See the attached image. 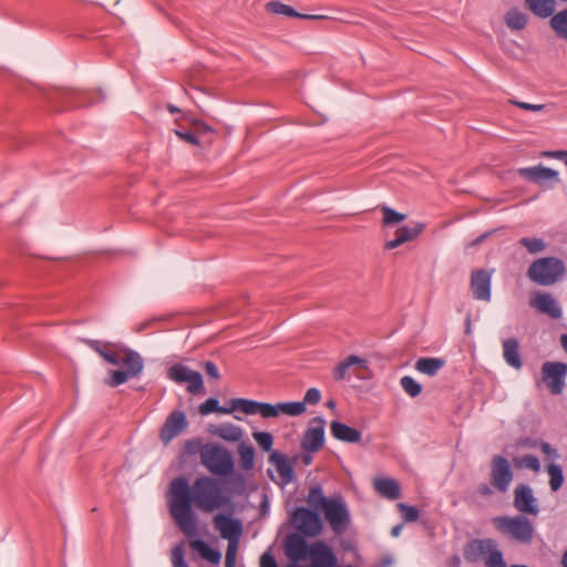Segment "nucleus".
<instances>
[{
    "label": "nucleus",
    "instance_id": "16",
    "mask_svg": "<svg viewBox=\"0 0 567 567\" xmlns=\"http://www.w3.org/2000/svg\"><path fill=\"white\" fill-rule=\"evenodd\" d=\"M297 457H288L286 454L281 453L280 451H271V454L268 456V462L272 464L280 477V485L285 486L289 483H291L295 477V463Z\"/></svg>",
    "mask_w": 567,
    "mask_h": 567
},
{
    "label": "nucleus",
    "instance_id": "5",
    "mask_svg": "<svg viewBox=\"0 0 567 567\" xmlns=\"http://www.w3.org/2000/svg\"><path fill=\"white\" fill-rule=\"evenodd\" d=\"M565 264L557 257H542L533 261L527 270V277L539 286H551L565 274Z\"/></svg>",
    "mask_w": 567,
    "mask_h": 567
},
{
    "label": "nucleus",
    "instance_id": "10",
    "mask_svg": "<svg viewBox=\"0 0 567 567\" xmlns=\"http://www.w3.org/2000/svg\"><path fill=\"white\" fill-rule=\"evenodd\" d=\"M513 478L509 461L502 455H494L491 461V485L499 493H506Z\"/></svg>",
    "mask_w": 567,
    "mask_h": 567
},
{
    "label": "nucleus",
    "instance_id": "27",
    "mask_svg": "<svg viewBox=\"0 0 567 567\" xmlns=\"http://www.w3.org/2000/svg\"><path fill=\"white\" fill-rule=\"evenodd\" d=\"M503 357L509 367L516 370H519L523 367L519 353V342L516 338H508L503 341Z\"/></svg>",
    "mask_w": 567,
    "mask_h": 567
},
{
    "label": "nucleus",
    "instance_id": "34",
    "mask_svg": "<svg viewBox=\"0 0 567 567\" xmlns=\"http://www.w3.org/2000/svg\"><path fill=\"white\" fill-rule=\"evenodd\" d=\"M504 21L511 30L519 31L527 25L528 17L517 8H512L506 12Z\"/></svg>",
    "mask_w": 567,
    "mask_h": 567
},
{
    "label": "nucleus",
    "instance_id": "21",
    "mask_svg": "<svg viewBox=\"0 0 567 567\" xmlns=\"http://www.w3.org/2000/svg\"><path fill=\"white\" fill-rule=\"evenodd\" d=\"M491 547H495L493 538L470 539L463 549V557L467 563H476L483 558Z\"/></svg>",
    "mask_w": 567,
    "mask_h": 567
},
{
    "label": "nucleus",
    "instance_id": "53",
    "mask_svg": "<svg viewBox=\"0 0 567 567\" xmlns=\"http://www.w3.org/2000/svg\"><path fill=\"white\" fill-rule=\"evenodd\" d=\"M186 383L188 384L187 391L192 394H198L204 389L203 377L198 371L193 370Z\"/></svg>",
    "mask_w": 567,
    "mask_h": 567
},
{
    "label": "nucleus",
    "instance_id": "44",
    "mask_svg": "<svg viewBox=\"0 0 567 567\" xmlns=\"http://www.w3.org/2000/svg\"><path fill=\"white\" fill-rule=\"evenodd\" d=\"M400 384L404 392L409 394L411 398H416L422 392V384L419 383L414 378L410 375H404L400 380Z\"/></svg>",
    "mask_w": 567,
    "mask_h": 567
},
{
    "label": "nucleus",
    "instance_id": "57",
    "mask_svg": "<svg viewBox=\"0 0 567 567\" xmlns=\"http://www.w3.org/2000/svg\"><path fill=\"white\" fill-rule=\"evenodd\" d=\"M239 544H228L225 556V567H236V557Z\"/></svg>",
    "mask_w": 567,
    "mask_h": 567
},
{
    "label": "nucleus",
    "instance_id": "45",
    "mask_svg": "<svg viewBox=\"0 0 567 567\" xmlns=\"http://www.w3.org/2000/svg\"><path fill=\"white\" fill-rule=\"evenodd\" d=\"M252 437L255 439L258 446L269 454H271L272 445H274V436L270 432L266 431H255L252 433Z\"/></svg>",
    "mask_w": 567,
    "mask_h": 567
},
{
    "label": "nucleus",
    "instance_id": "46",
    "mask_svg": "<svg viewBox=\"0 0 567 567\" xmlns=\"http://www.w3.org/2000/svg\"><path fill=\"white\" fill-rule=\"evenodd\" d=\"M133 378L127 370L118 369V370H111L109 372V378L106 380L107 385L111 388H116L125 382L128 381V379Z\"/></svg>",
    "mask_w": 567,
    "mask_h": 567
},
{
    "label": "nucleus",
    "instance_id": "30",
    "mask_svg": "<svg viewBox=\"0 0 567 567\" xmlns=\"http://www.w3.org/2000/svg\"><path fill=\"white\" fill-rule=\"evenodd\" d=\"M374 488L389 499H398L401 495L400 484L394 478H378L374 482Z\"/></svg>",
    "mask_w": 567,
    "mask_h": 567
},
{
    "label": "nucleus",
    "instance_id": "7",
    "mask_svg": "<svg viewBox=\"0 0 567 567\" xmlns=\"http://www.w3.org/2000/svg\"><path fill=\"white\" fill-rule=\"evenodd\" d=\"M497 528L509 534L514 539L522 543H530L533 539V525L529 519L523 515L514 517L499 516L494 519Z\"/></svg>",
    "mask_w": 567,
    "mask_h": 567
},
{
    "label": "nucleus",
    "instance_id": "56",
    "mask_svg": "<svg viewBox=\"0 0 567 567\" xmlns=\"http://www.w3.org/2000/svg\"><path fill=\"white\" fill-rule=\"evenodd\" d=\"M321 400V392L317 388H310L307 390L303 401H300L306 406L307 404L316 405Z\"/></svg>",
    "mask_w": 567,
    "mask_h": 567
},
{
    "label": "nucleus",
    "instance_id": "13",
    "mask_svg": "<svg viewBox=\"0 0 567 567\" xmlns=\"http://www.w3.org/2000/svg\"><path fill=\"white\" fill-rule=\"evenodd\" d=\"M213 523L220 537L227 539L228 544H239L243 534V523L239 518H235L230 514L217 513Z\"/></svg>",
    "mask_w": 567,
    "mask_h": 567
},
{
    "label": "nucleus",
    "instance_id": "25",
    "mask_svg": "<svg viewBox=\"0 0 567 567\" xmlns=\"http://www.w3.org/2000/svg\"><path fill=\"white\" fill-rule=\"evenodd\" d=\"M330 432L336 440L344 443H359L362 437L361 431L340 421L330 423Z\"/></svg>",
    "mask_w": 567,
    "mask_h": 567
},
{
    "label": "nucleus",
    "instance_id": "12",
    "mask_svg": "<svg viewBox=\"0 0 567 567\" xmlns=\"http://www.w3.org/2000/svg\"><path fill=\"white\" fill-rule=\"evenodd\" d=\"M566 374L567 363L565 362L546 361L542 365V379L554 395L563 392Z\"/></svg>",
    "mask_w": 567,
    "mask_h": 567
},
{
    "label": "nucleus",
    "instance_id": "37",
    "mask_svg": "<svg viewBox=\"0 0 567 567\" xmlns=\"http://www.w3.org/2000/svg\"><path fill=\"white\" fill-rule=\"evenodd\" d=\"M238 454L240 467L244 471L252 470L255 465V449L252 447V445L241 442L238 445Z\"/></svg>",
    "mask_w": 567,
    "mask_h": 567
},
{
    "label": "nucleus",
    "instance_id": "29",
    "mask_svg": "<svg viewBox=\"0 0 567 567\" xmlns=\"http://www.w3.org/2000/svg\"><path fill=\"white\" fill-rule=\"evenodd\" d=\"M209 432L228 442H238L244 435L241 427L231 423H224L219 426L210 425Z\"/></svg>",
    "mask_w": 567,
    "mask_h": 567
},
{
    "label": "nucleus",
    "instance_id": "17",
    "mask_svg": "<svg viewBox=\"0 0 567 567\" xmlns=\"http://www.w3.org/2000/svg\"><path fill=\"white\" fill-rule=\"evenodd\" d=\"M514 506L524 514L537 515L539 507L529 485L520 483L514 489Z\"/></svg>",
    "mask_w": 567,
    "mask_h": 567
},
{
    "label": "nucleus",
    "instance_id": "58",
    "mask_svg": "<svg viewBox=\"0 0 567 567\" xmlns=\"http://www.w3.org/2000/svg\"><path fill=\"white\" fill-rule=\"evenodd\" d=\"M203 368H204L205 373L209 378H212L214 380H219L220 379V374H219L218 368H217V365L213 361H205L203 363Z\"/></svg>",
    "mask_w": 567,
    "mask_h": 567
},
{
    "label": "nucleus",
    "instance_id": "11",
    "mask_svg": "<svg viewBox=\"0 0 567 567\" xmlns=\"http://www.w3.org/2000/svg\"><path fill=\"white\" fill-rule=\"evenodd\" d=\"M326 420L322 416H315L310 420L308 429L301 437V449L308 453L319 452L326 441Z\"/></svg>",
    "mask_w": 567,
    "mask_h": 567
},
{
    "label": "nucleus",
    "instance_id": "32",
    "mask_svg": "<svg viewBox=\"0 0 567 567\" xmlns=\"http://www.w3.org/2000/svg\"><path fill=\"white\" fill-rule=\"evenodd\" d=\"M445 365V360L442 358L422 357L416 360L415 369L429 377L435 375Z\"/></svg>",
    "mask_w": 567,
    "mask_h": 567
},
{
    "label": "nucleus",
    "instance_id": "2",
    "mask_svg": "<svg viewBox=\"0 0 567 567\" xmlns=\"http://www.w3.org/2000/svg\"><path fill=\"white\" fill-rule=\"evenodd\" d=\"M82 343L95 351L107 363L118 365L122 363L130 374L137 378L144 369V360L141 354L125 346L112 342H103L101 340L81 338Z\"/></svg>",
    "mask_w": 567,
    "mask_h": 567
},
{
    "label": "nucleus",
    "instance_id": "50",
    "mask_svg": "<svg viewBox=\"0 0 567 567\" xmlns=\"http://www.w3.org/2000/svg\"><path fill=\"white\" fill-rule=\"evenodd\" d=\"M514 462H515V465L519 468L526 467V468L532 470L535 473H538L540 471V462L533 454H526L519 458H515Z\"/></svg>",
    "mask_w": 567,
    "mask_h": 567
},
{
    "label": "nucleus",
    "instance_id": "9",
    "mask_svg": "<svg viewBox=\"0 0 567 567\" xmlns=\"http://www.w3.org/2000/svg\"><path fill=\"white\" fill-rule=\"evenodd\" d=\"M331 529L337 534H343L350 524V513L341 495L330 497L329 504L321 512Z\"/></svg>",
    "mask_w": 567,
    "mask_h": 567
},
{
    "label": "nucleus",
    "instance_id": "62",
    "mask_svg": "<svg viewBox=\"0 0 567 567\" xmlns=\"http://www.w3.org/2000/svg\"><path fill=\"white\" fill-rule=\"evenodd\" d=\"M542 156L548 157V158H555L559 161H564L566 163L567 161V151L558 150V151H545L542 153Z\"/></svg>",
    "mask_w": 567,
    "mask_h": 567
},
{
    "label": "nucleus",
    "instance_id": "6",
    "mask_svg": "<svg viewBox=\"0 0 567 567\" xmlns=\"http://www.w3.org/2000/svg\"><path fill=\"white\" fill-rule=\"evenodd\" d=\"M200 462L217 477L231 473L234 466L233 454L218 443H206L204 445Z\"/></svg>",
    "mask_w": 567,
    "mask_h": 567
},
{
    "label": "nucleus",
    "instance_id": "42",
    "mask_svg": "<svg viewBox=\"0 0 567 567\" xmlns=\"http://www.w3.org/2000/svg\"><path fill=\"white\" fill-rule=\"evenodd\" d=\"M364 361L359 357L351 354L343 361L339 362L338 365L333 369V378L337 381L343 380L347 375V371L354 363H363Z\"/></svg>",
    "mask_w": 567,
    "mask_h": 567
},
{
    "label": "nucleus",
    "instance_id": "51",
    "mask_svg": "<svg viewBox=\"0 0 567 567\" xmlns=\"http://www.w3.org/2000/svg\"><path fill=\"white\" fill-rule=\"evenodd\" d=\"M519 244L527 249L530 254H537L546 248V244L543 239L536 237H523L519 239Z\"/></svg>",
    "mask_w": 567,
    "mask_h": 567
},
{
    "label": "nucleus",
    "instance_id": "43",
    "mask_svg": "<svg viewBox=\"0 0 567 567\" xmlns=\"http://www.w3.org/2000/svg\"><path fill=\"white\" fill-rule=\"evenodd\" d=\"M382 215H383V226H393L396 224H400L406 219V215L403 213H399L394 210L393 208L389 206H381L380 207Z\"/></svg>",
    "mask_w": 567,
    "mask_h": 567
},
{
    "label": "nucleus",
    "instance_id": "54",
    "mask_svg": "<svg viewBox=\"0 0 567 567\" xmlns=\"http://www.w3.org/2000/svg\"><path fill=\"white\" fill-rule=\"evenodd\" d=\"M174 133L182 141L186 142V143H188L190 145H194V146H199L200 145V140L197 136V134L194 132V130L193 131H186L182 126H178V128L174 130Z\"/></svg>",
    "mask_w": 567,
    "mask_h": 567
},
{
    "label": "nucleus",
    "instance_id": "31",
    "mask_svg": "<svg viewBox=\"0 0 567 567\" xmlns=\"http://www.w3.org/2000/svg\"><path fill=\"white\" fill-rule=\"evenodd\" d=\"M555 4V0H525V7L542 19L553 17Z\"/></svg>",
    "mask_w": 567,
    "mask_h": 567
},
{
    "label": "nucleus",
    "instance_id": "38",
    "mask_svg": "<svg viewBox=\"0 0 567 567\" xmlns=\"http://www.w3.org/2000/svg\"><path fill=\"white\" fill-rule=\"evenodd\" d=\"M546 471L549 475V486L551 492L559 491L565 482L563 467L559 464L549 463L546 465Z\"/></svg>",
    "mask_w": 567,
    "mask_h": 567
},
{
    "label": "nucleus",
    "instance_id": "26",
    "mask_svg": "<svg viewBox=\"0 0 567 567\" xmlns=\"http://www.w3.org/2000/svg\"><path fill=\"white\" fill-rule=\"evenodd\" d=\"M268 419L278 417L281 413L289 416H299L307 410L300 401L268 403Z\"/></svg>",
    "mask_w": 567,
    "mask_h": 567
},
{
    "label": "nucleus",
    "instance_id": "60",
    "mask_svg": "<svg viewBox=\"0 0 567 567\" xmlns=\"http://www.w3.org/2000/svg\"><path fill=\"white\" fill-rule=\"evenodd\" d=\"M540 451L551 460H556L559 457V454L556 449L551 447V445L548 442L540 441L539 444Z\"/></svg>",
    "mask_w": 567,
    "mask_h": 567
},
{
    "label": "nucleus",
    "instance_id": "55",
    "mask_svg": "<svg viewBox=\"0 0 567 567\" xmlns=\"http://www.w3.org/2000/svg\"><path fill=\"white\" fill-rule=\"evenodd\" d=\"M172 563L174 567H189L185 560L183 545H177L172 551Z\"/></svg>",
    "mask_w": 567,
    "mask_h": 567
},
{
    "label": "nucleus",
    "instance_id": "3",
    "mask_svg": "<svg viewBox=\"0 0 567 567\" xmlns=\"http://www.w3.org/2000/svg\"><path fill=\"white\" fill-rule=\"evenodd\" d=\"M289 522L296 530L285 536L282 542L284 551L291 549L292 542L297 536L308 540V538H315L321 535L323 530V522L320 513L310 507H296L290 514Z\"/></svg>",
    "mask_w": 567,
    "mask_h": 567
},
{
    "label": "nucleus",
    "instance_id": "61",
    "mask_svg": "<svg viewBox=\"0 0 567 567\" xmlns=\"http://www.w3.org/2000/svg\"><path fill=\"white\" fill-rule=\"evenodd\" d=\"M260 567H279L275 556L270 551H266L260 557Z\"/></svg>",
    "mask_w": 567,
    "mask_h": 567
},
{
    "label": "nucleus",
    "instance_id": "35",
    "mask_svg": "<svg viewBox=\"0 0 567 567\" xmlns=\"http://www.w3.org/2000/svg\"><path fill=\"white\" fill-rule=\"evenodd\" d=\"M549 24L557 38L567 41V8L554 13Z\"/></svg>",
    "mask_w": 567,
    "mask_h": 567
},
{
    "label": "nucleus",
    "instance_id": "19",
    "mask_svg": "<svg viewBox=\"0 0 567 567\" xmlns=\"http://www.w3.org/2000/svg\"><path fill=\"white\" fill-rule=\"evenodd\" d=\"M171 514L178 528L188 537L198 534L196 515L190 506L171 508Z\"/></svg>",
    "mask_w": 567,
    "mask_h": 567
},
{
    "label": "nucleus",
    "instance_id": "36",
    "mask_svg": "<svg viewBox=\"0 0 567 567\" xmlns=\"http://www.w3.org/2000/svg\"><path fill=\"white\" fill-rule=\"evenodd\" d=\"M220 477L225 480L231 493L243 494L245 492L246 477L244 476L243 473L235 471V465L233 466L231 473H228L225 476Z\"/></svg>",
    "mask_w": 567,
    "mask_h": 567
},
{
    "label": "nucleus",
    "instance_id": "22",
    "mask_svg": "<svg viewBox=\"0 0 567 567\" xmlns=\"http://www.w3.org/2000/svg\"><path fill=\"white\" fill-rule=\"evenodd\" d=\"M530 306L551 319L561 317V309L550 293L537 292L530 300Z\"/></svg>",
    "mask_w": 567,
    "mask_h": 567
},
{
    "label": "nucleus",
    "instance_id": "4",
    "mask_svg": "<svg viewBox=\"0 0 567 567\" xmlns=\"http://www.w3.org/2000/svg\"><path fill=\"white\" fill-rule=\"evenodd\" d=\"M193 503L206 513H212L221 507L233 508L230 496L225 494L219 482L210 476H202L195 480Z\"/></svg>",
    "mask_w": 567,
    "mask_h": 567
},
{
    "label": "nucleus",
    "instance_id": "49",
    "mask_svg": "<svg viewBox=\"0 0 567 567\" xmlns=\"http://www.w3.org/2000/svg\"><path fill=\"white\" fill-rule=\"evenodd\" d=\"M396 507L405 523L416 522L420 517V509L413 505L399 503Z\"/></svg>",
    "mask_w": 567,
    "mask_h": 567
},
{
    "label": "nucleus",
    "instance_id": "64",
    "mask_svg": "<svg viewBox=\"0 0 567 567\" xmlns=\"http://www.w3.org/2000/svg\"><path fill=\"white\" fill-rule=\"evenodd\" d=\"M341 547L344 551H350V553H353L354 554V557L357 559H361V556H360V553H359V549H358V546L355 543L351 542V540H343L341 543Z\"/></svg>",
    "mask_w": 567,
    "mask_h": 567
},
{
    "label": "nucleus",
    "instance_id": "23",
    "mask_svg": "<svg viewBox=\"0 0 567 567\" xmlns=\"http://www.w3.org/2000/svg\"><path fill=\"white\" fill-rule=\"evenodd\" d=\"M518 174L519 176L539 185H543L544 181L547 179H554L555 183L560 182L557 171L543 165L519 168Z\"/></svg>",
    "mask_w": 567,
    "mask_h": 567
},
{
    "label": "nucleus",
    "instance_id": "15",
    "mask_svg": "<svg viewBox=\"0 0 567 567\" xmlns=\"http://www.w3.org/2000/svg\"><path fill=\"white\" fill-rule=\"evenodd\" d=\"M470 287L473 298L482 301H489L492 298V277L485 269H474L471 272Z\"/></svg>",
    "mask_w": 567,
    "mask_h": 567
},
{
    "label": "nucleus",
    "instance_id": "48",
    "mask_svg": "<svg viewBox=\"0 0 567 567\" xmlns=\"http://www.w3.org/2000/svg\"><path fill=\"white\" fill-rule=\"evenodd\" d=\"M487 557L485 559V565L487 567H507L506 561L504 560V555L502 550L495 547H491L487 550Z\"/></svg>",
    "mask_w": 567,
    "mask_h": 567
},
{
    "label": "nucleus",
    "instance_id": "33",
    "mask_svg": "<svg viewBox=\"0 0 567 567\" xmlns=\"http://www.w3.org/2000/svg\"><path fill=\"white\" fill-rule=\"evenodd\" d=\"M330 497L323 495L322 487L319 484H315L310 487L307 502L311 509L321 513L323 508L329 504Z\"/></svg>",
    "mask_w": 567,
    "mask_h": 567
},
{
    "label": "nucleus",
    "instance_id": "8",
    "mask_svg": "<svg viewBox=\"0 0 567 567\" xmlns=\"http://www.w3.org/2000/svg\"><path fill=\"white\" fill-rule=\"evenodd\" d=\"M45 99L55 112L73 107H84L94 103L87 93L72 90H58L49 93Z\"/></svg>",
    "mask_w": 567,
    "mask_h": 567
},
{
    "label": "nucleus",
    "instance_id": "1",
    "mask_svg": "<svg viewBox=\"0 0 567 567\" xmlns=\"http://www.w3.org/2000/svg\"><path fill=\"white\" fill-rule=\"evenodd\" d=\"M291 546L284 551L289 560L285 567H339L338 556L326 540L309 543L297 536Z\"/></svg>",
    "mask_w": 567,
    "mask_h": 567
},
{
    "label": "nucleus",
    "instance_id": "20",
    "mask_svg": "<svg viewBox=\"0 0 567 567\" xmlns=\"http://www.w3.org/2000/svg\"><path fill=\"white\" fill-rule=\"evenodd\" d=\"M230 414L239 411L246 415L260 414L268 419V402H259L251 399L234 398L228 401Z\"/></svg>",
    "mask_w": 567,
    "mask_h": 567
},
{
    "label": "nucleus",
    "instance_id": "28",
    "mask_svg": "<svg viewBox=\"0 0 567 567\" xmlns=\"http://www.w3.org/2000/svg\"><path fill=\"white\" fill-rule=\"evenodd\" d=\"M190 546L196 550L199 556L213 565H218L221 560V551L217 548L212 547L207 542L203 539H192Z\"/></svg>",
    "mask_w": 567,
    "mask_h": 567
},
{
    "label": "nucleus",
    "instance_id": "39",
    "mask_svg": "<svg viewBox=\"0 0 567 567\" xmlns=\"http://www.w3.org/2000/svg\"><path fill=\"white\" fill-rule=\"evenodd\" d=\"M425 229V224L414 223L413 227L401 226L395 231V237L402 243L415 239Z\"/></svg>",
    "mask_w": 567,
    "mask_h": 567
},
{
    "label": "nucleus",
    "instance_id": "59",
    "mask_svg": "<svg viewBox=\"0 0 567 567\" xmlns=\"http://www.w3.org/2000/svg\"><path fill=\"white\" fill-rule=\"evenodd\" d=\"M540 441L529 437V436H523L517 440L516 445L518 447H528V449H536L539 447Z\"/></svg>",
    "mask_w": 567,
    "mask_h": 567
},
{
    "label": "nucleus",
    "instance_id": "24",
    "mask_svg": "<svg viewBox=\"0 0 567 567\" xmlns=\"http://www.w3.org/2000/svg\"><path fill=\"white\" fill-rule=\"evenodd\" d=\"M265 8H266V10L268 12H270L272 14H284V16H287L289 18H299V19H305V20H322V19H327V17L322 16V14L300 13L296 9H293L292 7H290L288 4H285V3H282L279 0H272V1L267 2Z\"/></svg>",
    "mask_w": 567,
    "mask_h": 567
},
{
    "label": "nucleus",
    "instance_id": "14",
    "mask_svg": "<svg viewBox=\"0 0 567 567\" xmlns=\"http://www.w3.org/2000/svg\"><path fill=\"white\" fill-rule=\"evenodd\" d=\"M188 426L185 412L181 410L172 411L159 429V440L167 445L173 439L182 433Z\"/></svg>",
    "mask_w": 567,
    "mask_h": 567
},
{
    "label": "nucleus",
    "instance_id": "52",
    "mask_svg": "<svg viewBox=\"0 0 567 567\" xmlns=\"http://www.w3.org/2000/svg\"><path fill=\"white\" fill-rule=\"evenodd\" d=\"M204 445L205 444H203V441H202L200 437L187 440L185 442L184 450L182 452V456H184V455L195 456L198 453L202 456L203 455Z\"/></svg>",
    "mask_w": 567,
    "mask_h": 567
},
{
    "label": "nucleus",
    "instance_id": "63",
    "mask_svg": "<svg viewBox=\"0 0 567 567\" xmlns=\"http://www.w3.org/2000/svg\"><path fill=\"white\" fill-rule=\"evenodd\" d=\"M513 104L518 106L522 110L533 111V112H539L546 107V105H544V104H530V103L518 102V101L513 102Z\"/></svg>",
    "mask_w": 567,
    "mask_h": 567
},
{
    "label": "nucleus",
    "instance_id": "18",
    "mask_svg": "<svg viewBox=\"0 0 567 567\" xmlns=\"http://www.w3.org/2000/svg\"><path fill=\"white\" fill-rule=\"evenodd\" d=\"M171 508L190 506L194 502V486L190 487L184 476L176 477L171 483Z\"/></svg>",
    "mask_w": 567,
    "mask_h": 567
},
{
    "label": "nucleus",
    "instance_id": "47",
    "mask_svg": "<svg viewBox=\"0 0 567 567\" xmlns=\"http://www.w3.org/2000/svg\"><path fill=\"white\" fill-rule=\"evenodd\" d=\"M184 118L189 122L190 126L193 127L194 132L197 134L198 137H204L206 135L215 133V130L200 118L188 117L186 114H184Z\"/></svg>",
    "mask_w": 567,
    "mask_h": 567
},
{
    "label": "nucleus",
    "instance_id": "40",
    "mask_svg": "<svg viewBox=\"0 0 567 567\" xmlns=\"http://www.w3.org/2000/svg\"><path fill=\"white\" fill-rule=\"evenodd\" d=\"M198 412L202 415H208L210 413L230 414L229 404L227 406H220L218 399L214 396L200 403Z\"/></svg>",
    "mask_w": 567,
    "mask_h": 567
},
{
    "label": "nucleus",
    "instance_id": "41",
    "mask_svg": "<svg viewBox=\"0 0 567 567\" xmlns=\"http://www.w3.org/2000/svg\"><path fill=\"white\" fill-rule=\"evenodd\" d=\"M192 369L183 363H175L167 370V377L178 384H184L188 380Z\"/></svg>",
    "mask_w": 567,
    "mask_h": 567
}]
</instances>
